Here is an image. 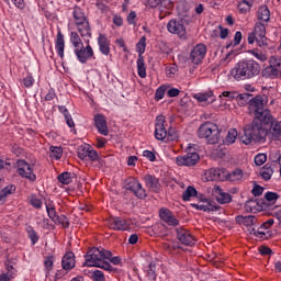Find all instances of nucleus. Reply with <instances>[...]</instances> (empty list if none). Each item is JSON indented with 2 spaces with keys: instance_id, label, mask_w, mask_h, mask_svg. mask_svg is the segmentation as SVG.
Returning a JSON list of instances; mask_svg holds the SVG:
<instances>
[{
  "instance_id": "39",
  "label": "nucleus",
  "mask_w": 281,
  "mask_h": 281,
  "mask_svg": "<svg viewBox=\"0 0 281 281\" xmlns=\"http://www.w3.org/2000/svg\"><path fill=\"white\" fill-rule=\"evenodd\" d=\"M49 157H52V159H60V157H63V148L52 146Z\"/></svg>"
},
{
  "instance_id": "52",
  "label": "nucleus",
  "mask_w": 281,
  "mask_h": 281,
  "mask_svg": "<svg viewBox=\"0 0 281 281\" xmlns=\"http://www.w3.org/2000/svg\"><path fill=\"white\" fill-rule=\"evenodd\" d=\"M179 135L177 134V132L175 131V128H169L167 132V136L166 139L168 142H175L176 139H178Z\"/></svg>"
},
{
  "instance_id": "8",
  "label": "nucleus",
  "mask_w": 281,
  "mask_h": 281,
  "mask_svg": "<svg viewBox=\"0 0 281 281\" xmlns=\"http://www.w3.org/2000/svg\"><path fill=\"white\" fill-rule=\"evenodd\" d=\"M125 190L132 192L137 199H146L148 194L146 193V189L142 187L138 179L127 178L125 180Z\"/></svg>"
},
{
  "instance_id": "53",
  "label": "nucleus",
  "mask_w": 281,
  "mask_h": 281,
  "mask_svg": "<svg viewBox=\"0 0 281 281\" xmlns=\"http://www.w3.org/2000/svg\"><path fill=\"white\" fill-rule=\"evenodd\" d=\"M223 98H228V100H237L238 99V92L236 91H224L222 93ZM222 95H220V98H222Z\"/></svg>"
},
{
  "instance_id": "40",
  "label": "nucleus",
  "mask_w": 281,
  "mask_h": 281,
  "mask_svg": "<svg viewBox=\"0 0 281 281\" xmlns=\"http://www.w3.org/2000/svg\"><path fill=\"white\" fill-rule=\"evenodd\" d=\"M100 155L93 147L90 146V149L88 150L87 161H99Z\"/></svg>"
},
{
  "instance_id": "43",
  "label": "nucleus",
  "mask_w": 281,
  "mask_h": 281,
  "mask_svg": "<svg viewBox=\"0 0 281 281\" xmlns=\"http://www.w3.org/2000/svg\"><path fill=\"white\" fill-rule=\"evenodd\" d=\"M217 203H221L222 205L232 203V195L229 193H221L220 196H217Z\"/></svg>"
},
{
  "instance_id": "10",
  "label": "nucleus",
  "mask_w": 281,
  "mask_h": 281,
  "mask_svg": "<svg viewBox=\"0 0 281 281\" xmlns=\"http://www.w3.org/2000/svg\"><path fill=\"white\" fill-rule=\"evenodd\" d=\"M281 74V58L276 56L270 57L269 67L263 70V75L269 78H278Z\"/></svg>"
},
{
  "instance_id": "15",
  "label": "nucleus",
  "mask_w": 281,
  "mask_h": 281,
  "mask_svg": "<svg viewBox=\"0 0 281 281\" xmlns=\"http://www.w3.org/2000/svg\"><path fill=\"white\" fill-rule=\"evenodd\" d=\"M201 157L196 153H188L184 156H178L176 158L177 166H196Z\"/></svg>"
},
{
  "instance_id": "27",
  "label": "nucleus",
  "mask_w": 281,
  "mask_h": 281,
  "mask_svg": "<svg viewBox=\"0 0 281 281\" xmlns=\"http://www.w3.org/2000/svg\"><path fill=\"white\" fill-rule=\"evenodd\" d=\"M257 19L259 21H263V23H269L271 19V11H269V7L267 5L259 7L257 11Z\"/></svg>"
},
{
  "instance_id": "19",
  "label": "nucleus",
  "mask_w": 281,
  "mask_h": 281,
  "mask_svg": "<svg viewBox=\"0 0 281 281\" xmlns=\"http://www.w3.org/2000/svg\"><path fill=\"white\" fill-rule=\"evenodd\" d=\"M159 216L161 221L167 223V225H170L171 227H177L179 225V220L175 217V214L168 209H160Z\"/></svg>"
},
{
  "instance_id": "61",
  "label": "nucleus",
  "mask_w": 281,
  "mask_h": 281,
  "mask_svg": "<svg viewBox=\"0 0 281 281\" xmlns=\"http://www.w3.org/2000/svg\"><path fill=\"white\" fill-rule=\"evenodd\" d=\"M24 87L30 88L34 86V77L33 76H27L23 79Z\"/></svg>"
},
{
  "instance_id": "42",
  "label": "nucleus",
  "mask_w": 281,
  "mask_h": 281,
  "mask_svg": "<svg viewBox=\"0 0 281 281\" xmlns=\"http://www.w3.org/2000/svg\"><path fill=\"white\" fill-rule=\"evenodd\" d=\"M54 223H56V225H63L65 228L69 227V218H67L65 215H57V218L54 220Z\"/></svg>"
},
{
  "instance_id": "58",
  "label": "nucleus",
  "mask_w": 281,
  "mask_h": 281,
  "mask_svg": "<svg viewBox=\"0 0 281 281\" xmlns=\"http://www.w3.org/2000/svg\"><path fill=\"white\" fill-rule=\"evenodd\" d=\"M7 3H14L15 8L23 10L25 8V2L23 0H4Z\"/></svg>"
},
{
  "instance_id": "57",
  "label": "nucleus",
  "mask_w": 281,
  "mask_h": 281,
  "mask_svg": "<svg viewBox=\"0 0 281 281\" xmlns=\"http://www.w3.org/2000/svg\"><path fill=\"white\" fill-rule=\"evenodd\" d=\"M237 10H239L240 14H247L251 10V7L247 4H243V2H238Z\"/></svg>"
},
{
  "instance_id": "16",
  "label": "nucleus",
  "mask_w": 281,
  "mask_h": 281,
  "mask_svg": "<svg viewBox=\"0 0 281 281\" xmlns=\"http://www.w3.org/2000/svg\"><path fill=\"white\" fill-rule=\"evenodd\" d=\"M167 30L170 34H177L180 38H186V26L179 20H170L167 24Z\"/></svg>"
},
{
  "instance_id": "54",
  "label": "nucleus",
  "mask_w": 281,
  "mask_h": 281,
  "mask_svg": "<svg viewBox=\"0 0 281 281\" xmlns=\"http://www.w3.org/2000/svg\"><path fill=\"white\" fill-rule=\"evenodd\" d=\"M29 234V238L31 239L33 245H36L38 243V235L36 234V231H34L33 228H30L27 231Z\"/></svg>"
},
{
  "instance_id": "26",
  "label": "nucleus",
  "mask_w": 281,
  "mask_h": 281,
  "mask_svg": "<svg viewBox=\"0 0 281 281\" xmlns=\"http://www.w3.org/2000/svg\"><path fill=\"white\" fill-rule=\"evenodd\" d=\"M146 5L155 10V8H172V0H147Z\"/></svg>"
},
{
  "instance_id": "4",
  "label": "nucleus",
  "mask_w": 281,
  "mask_h": 281,
  "mask_svg": "<svg viewBox=\"0 0 281 281\" xmlns=\"http://www.w3.org/2000/svg\"><path fill=\"white\" fill-rule=\"evenodd\" d=\"M258 74H260V64L254 59L240 60L231 70V76L238 81L256 78Z\"/></svg>"
},
{
  "instance_id": "6",
  "label": "nucleus",
  "mask_w": 281,
  "mask_h": 281,
  "mask_svg": "<svg viewBox=\"0 0 281 281\" xmlns=\"http://www.w3.org/2000/svg\"><path fill=\"white\" fill-rule=\"evenodd\" d=\"M72 15L81 38H85V41L89 43V38H91V26L89 25L87 15H85V12L80 7H75Z\"/></svg>"
},
{
  "instance_id": "36",
  "label": "nucleus",
  "mask_w": 281,
  "mask_h": 281,
  "mask_svg": "<svg viewBox=\"0 0 281 281\" xmlns=\"http://www.w3.org/2000/svg\"><path fill=\"white\" fill-rule=\"evenodd\" d=\"M225 178L228 179V181H240V179H243V171L236 169L229 173H225Z\"/></svg>"
},
{
  "instance_id": "14",
  "label": "nucleus",
  "mask_w": 281,
  "mask_h": 281,
  "mask_svg": "<svg viewBox=\"0 0 281 281\" xmlns=\"http://www.w3.org/2000/svg\"><path fill=\"white\" fill-rule=\"evenodd\" d=\"M106 225L110 229H114V232H126L131 227L128 221L117 216L106 220Z\"/></svg>"
},
{
  "instance_id": "9",
  "label": "nucleus",
  "mask_w": 281,
  "mask_h": 281,
  "mask_svg": "<svg viewBox=\"0 0 281 281\" xmlns=\"http://www.w3.org/2000/svg\"><path fill=\"white\" fill-rule=\"evenodd\" d=\"M176 234L177 239L181 245H186L187 247H194L196 245V238L190 234V231L179 227L176 228Z\"/></svg>"
},
{
  "instance_id": "11",
  "label": "nucleus",
  "mask_w": 281,
  "mask_h": 281,
  "mask_svg": "<svg viewBox=\"0 0 281 281\" xmlns=\"http://www.w3.org/2000/svg\"><path fill=\"white\" fill-rule=\"evenodd\" d=\"M16 164L18 175H20V177H25L29 181H36V175H34L31 164H27L25 160H18Z\"/></svg>"
},
{
  "instance_id": "37",
  "label": "nucleus",
  "mask_w": 281,
  "mask_h": 281,
  "mask_svg": "<svg viewBox=\"0 0 281 281\" xmlns=\"http://www.w3.org/2000/svg\"><path fill=\"white\" fill-rule=\"evenodd\" d=\"M70 43L74 45L75 49L82 47V40L77 32H70Z\"/></svg>"
},
{
  "instance_id": "25",
  "label": "nucleus",
  "mask_w": 281,
  "mask_h": 281,
  "mask_svg": "<svg viewBox=\"0 0 281 281\" xmlns=\"http://www.w3.org/2000/svg\"><path fill=\"white\" fill-rule=\"evenodd\" d=\"M235 221L239 225H245L246 227H254V225H256L257 218L254 215H248V216L238 215L236 216Z\"/></svg>"
},
{
  "instance_id": "49",
  "label": "nucleus",
  "mask_w": 281,
  "mask_h": 281,
  "mask_svg": "<svg viewBox=\"0 0 281 281\" xmlns=\"http://www.w3.org/2000/svg\"><path fill=\"white\" fill-rule=\"evenodd\" d=\"M265 199L266 201H269V203H276V200L280 199V195L276 192L269 191L265 194Z\"/></svg>"
},
{
  "instance_id": "17",
  "label": "nucleus",
  "mask_w": 281,
  "mask_h": 281,
  "mask_svg": "<svg viewBox=\"0 0 281 281\" xmlns=\"http://www.w3.org/2000/svg\"><path fill=\"white\" fill-rule=\"evenodd\" d=\"M75 54L79 63H82V65H85L87 64V60H89V58H93V48L89 44L85 47L83 44L81 47L75 48Z\"/></svg>"
},
{
  "instance_id": "63",
  "label": "nucleus",
  "mask_w": 281,
  "mask_h": 281,
  "mask_svg": "<svg viewBox=\"0 0 281 281\" xmlns=\"http://www.w3.org/2000/svg\"><path fill=\"white\" fill-rule=\"evenodd\" d=\"M261 256H271V254H273V250H271V248L267 247V246H262L259 249Z\"/></svg>"
},
{
  "instance_id": "32",
  "label": "nucleus",
  "mask_w": 281,
  "mask_h": 281,
  "mask_svg": "<svg viewBox=\"0 0 281 281\" xmlns=\"http://www.w3.org/2000/svg\"><path fill=\"white\" fill-rule=\"evenodd\" d=\"M137 71L139 78H146V63L144 61V56H138L137 59Z\"/></svg>"
},
{
  "instance_id": "30",
  "label": "nucleus",
  "mask_w": 281,
  "mask_h": 281,
  "mask_svg": "<svg viewBox=\"0 0 281 281\" xmlns=\"http://www.w3.org/2000/svg\"><path fill=\"white\" fill-rule=\"evenodd\" d=\"M90 148H91V145L89 144L80 145L77 149V155L79 159H81L82 161H87V156L89 155Z\"/></svg>"
},
{
  "instance_id": "44",
  "label": "nucleus",
  "mask_w": 281,
  "mask_h": 281,
  "mask_svg": "<svg viewBox=\"0 0 281 281\" xmlns=\"http://www.w3.org/2000/svg\"><path fill=\"white\" fill-rule=\"evenodd\" d=\"M256 207H258V202L256 200L250 199V200L246 201V204H245L246 212H254V210H256Z\"/></svg>"
},
{
  "instance_id": "46",
  "label": "nucleus",
  "mask_w": 281,
  "mask_h": 281,
  "mask_svg": "<svg viewBox=\"0 0 281 281\" xmlns=\"http://www.w3.org/2000/svg\"><path fill=\"white\" fill-rule=\"evenodd\" d=\"M266 162H267V154H257L255 156L256 166H262Z\"/></svg>"
},
{
  "instance_id": "45",
  "label": "nucleus",
  "mask_w": 281,
  "mask_h": 281,
  "mask_svg": "<svg viewBox=\"0 0 281 281\" xmlns=\"http://www.w3.org/2000/svg\"><path fill=\"white\" fill-rule=\"evenodd\" d=\"M155 267L156 266L154 263H149L148 269H147V277L151 281H156L157 280V273L155 272Z\"/></svg>"
},
{
  "instance_id": "60",
  "label": "nucleus",
  "mask_w": 281,
  "mask_h": 281,
  "mask_svg": "<svg viewBox=\"0 0 281 281\" xmlns=\"http://www.w3.org/2000/svg\"><path fill=\"white\" fill-rule=\"evenodd\" d=\"M252 194L254 196H260L262 194V192H265V188H262L261 186L257 184L252 188Z\"/></svg>"
},
{
  "instance_id": "5",
  "label": "nucleus",
  "mask_w": 281,
  "mask_h": 281,
  "mask_svg": "<svg viewBox=\"0 0 281 281\" xmlns=\"http://www.w3.org/2000/svg\"><path fill=\"white\" fill-rule=\"evenodd\" d=\"M198 137L205 139L207 144H218L221 140V130H218V125L206 122L198 128Z\"/></svg>"
},
{
  "instance_id": "51",
  "label": "nucleus",
  "mask_w": 281,
  "mask_h": 281,
  "mask_svg": "<svg viewBox=\"0 0 281 281\" xmlns=\"http://www.w3.org/2000/svg\"><path fill=\"white\" fill-rule=\"evenodd\" d=\"M164 95H166V88L161 86L155 92V100L159 102V100H164Z\"/></svg>"
},
{
  "instance_id": "38",
  "label": "nucleus",
  "mask_w": 281,
  "mask_h": 281,
  "mask_svg": "<svg viewBox=\"0 0 281 281\" xmlns=\"http://www.w3.org/2000/svg\"><path fill=\"white\" fill-rule=\"evenodd\" d=\"M14 192H16V187L14 184L7 186L2 190H0L2 200L8 199V196H10V194H14Z\"/></svg>"
},
{
  "instance_id": "2",
  "label": "nucleus",
  "mask_w": 281,
  "mask_h": 281,
  "mask_svg": "<svg viewBox=\"0 0 281 281\" xmlns=\"http://www.w3.org/2000/svg\"><path fill=\"white\" fill-rule=\"evenodd\" d=\"M111 256L112 252L104 248H92L88 250L82 267H97L104 271H110V273H117V268H113L111 263L106 262V260L111 259Z\"/></svg>"
},
{
  "instance_id": "3",
  "label": "nucleus",
  "mask_w": 281,
  "mask_h": 281,
  "mask_svg": "<svg viewBox=\"0 0 281 281\" xmlns=\"http://www.w3.org/2000/svg\"><path fill=\"white\" fill-rule=\"evenodd\" d=\"M267 135H269V130L262 123L254 121L244 126V135L241 136L243 144L249 146L251 142H259L265 144L267 142Z\"/></svg>"
},
{
  "instance_id": "21",
  "label": "nucleus",
  "mask_w": 281,
  "mask_h": 281,
  "mask_svg": "<svg viewBox=\"0 0 281 281\" xmlns=\"http://www.w3.org/2000/svg\"><path fill=\"white\" fill-rule=\"evenodd\" d=\"M94 124H95V127L98 128V132L101 135H104V136L109 135V126L106 125V117H104V115L95 114Z\"/></svg>"
},
{
  "instance_id": "1",
  "label": "nucleus",
  "mask_w": 281,
  "mask_h": 281,
  "mask_svg": "<svg viewBox=\"0 0 281 281\" xmlns=\"http://www.w3.org/2000/svg\"><path fill=\"white\" fill-rule=\"evenodd\" d=\"M267 104H269V97L257 94L248 108V113L251 115L252 121L263 126L272 125L276 122Z\"/></svg>"
},
{
  "instance_id": "33",
  "label": "nucleus",
  "mask_w": 281,
  "mask_h": 281,
  "mask_svg": "<svg viewBox=\"0 0 281 281\" xmlns=\"http://www.w3.org/2000/svg\"><path fill=\"white\" fill-rule=\"evenodd\" d=\"M196 194H199L196 189L192 186H189L182 193V201H190V199H192V196H196Z\"/></svg>"
},
{
  "instance_id": "48",
  "label": "nucleus",
  "mask_w": 281,
  "mask_h": 281,
  "mask_svg": "<svg viewBox=\"0 0 281 281\" xmlns=\"http://www.w3.org/2000/svg\"><path fill=\"white\" fill-rule=\"evenodd\" d=\"M44 267L46 271H52V269H54V256H48L45 258Z\"/></svg>"
},
{
  "instance_id": "23",
  "label": "nucleus",
  "mask_w": 281,
  "mask_h": 281,
  "mask_svg": "<svg viewBox=\"0 0 281 281\" xmlns=\"http://www.w3.org/2000/svg\"><path fill=\"white\" fill-rule=\"evenodd\" d=\"M144 181H145L146 188L151 190V192H159V188H161V184L159 183V180L157 179V177L153 175H146L144 177Z\"/></svg>"
},
{
  "instance_id": "7",
  "label": "nucleus",
  "mask_w": 281,
  "mask_h": 281,
  "mask_svg": "<svg viewBox=\"0 0 281 281\" xmlns=\"http://www.w3.org/2000/svg\"><path fill=\"white\" fill-rule=\"evenodd\" d=\"M256 41L259 47H267L269 45L267 43V27H265V24H262V22H257L255 24L254 32L248 34L249 45H254Z\"/></svg>"
},
{
  "instance_id": "13",
  "label": "nucleus",
  "mask_w": 281,
  "mask_h": 281,
  "mask_svg": "<svg viewBox=\"0 0 281 281\" xmlns=\"http://www.w3.org/2000/svg\"><path fill=\"white\" fill-rule=\"evenodd\" d=\"M155 137L160 142H164L168 137V131L166 130V116L158 115L155 124Z\"/></svg>"
},
{
  "instance_id": "12",
  "label": "nucleus",
  "mask_w": 281,
  "mask_h": 281,
  "mask_svg": "<svg viewBox=\"0 0 281 281\" xmlns=\"http://www.w3.org/2000/svg\"><path fill=\"white\" fill-rule=\"evenodd\" d=\"M205 54H207V47L205 44L195 45L190 54L192 64L201 65V63H203V58H205Z\"/></svg>"
},
{
  "instance_id": "50",
  "label": "nucleus",
  "mask_w": 281,
  "mask_h": 281,
  "mask_svg": "<svg viewBox=\"0 0 281 281\" xmlns=\"http://www.w3.org/2000/svg\"><path fill=\"white\" fill-rule=\"evenodd\" d=\"M30 203L33 205V207H36V210H41V207H43V201L36 198V195L31 196Z\"/></svg>"
},
{
  "instance_id": "55",
  "label": "nucleus",
  "mask_w": 281,
  "mask_h": 281,
  "mask_svg": "<svg viewBox=\"0 0 281 281\" xmlns=\"http://www.w3.org/2000/svg\"><path fill=\"white\" fill-rule=\"evenodd\" d=\"M92 279L94 281H105L104 279V272L103 271H100V270H95L93 273H92Z\"/></svg>"
},
{
  "instance_id": "22",
  "label": "nucleus",
  "mask_w": 281,
  "mask_h": 281,
  "mask_svg": "<svg viewBox=\"0 0 281 281\" xmlns=\"http://www.w3.org/2000/svg\"><path fill=\"white\" fill-rule=\"evenodd\" d=\"M61 267L65 271H69L76 267V255L66 252L61 259Z\"/></svg>"
},
{
  "instance_id": "20",
  "label": "nucleus",
  "mask_w": 281,
  "mask_h": 281,
  "mask_svg": "<svg viewBox=\"0 0 281 281\" xmlns=\"http://www.w3.org/2000/svg\"><path fill=\"white\" fill-rule=\"evenodd\" d=\"M98 45L103 56H109V54H111V41H109V37H106L105 34H102V33L99 34Z\"/></svg>"
},
{
  "instance_id": "34",
  "label": "nucleus",
  "mask_w": 281,
  "mask_h": 281,
  "mask_svg": "<svg viewBox=\"0 0 281 281\" xmlns=\"http://www.w3.org/2000/svg\"><path fill=\"white\" fill-rule=\"evenodd\" d=\"M260 176L265 181H269V179L273 177V168H271V165H265V167L260 171Z\"/></svg>"
},
{
  "instance_id": "31",
  "label": "nucleus",
  "mask_w": 281,
  "mask_h": 281,
  "mask_svg": "<svg viewBox=\"0 0 281 281\" xmlns=\"http://www.w3.org/2000/svg\"><path fill=\"white\" fill-rule=\"evenodd\" d=\"M74 173L65 171L63 173H60L57 179L59 181V183H63V186H69V183H71Z\"/></svg>"
},
{
  "instance_id": "29",
  "label": "nucleus",
  "mask_w": 281,
  "mask_h": 281,
  "mask_svg": "<svg viewBox=\"0 0 281 281\" xmlns=\"http://www.w3.org/2000/svg\"><path fill=\"white\" fill-rule=\"evenodd\" d=\"M194 100H198V102H214V92L212 91H209V92H205V93H196L193 95Z\"/></svg>"
},
{
  "instance_id": "41",
  "label": "nucleus",
  "mask_w": 281,
  "mask_h": 281,
  "mask_svg": "<svg viewBox=\"0 0 281 281\" xmlns=\"http://www.w3.org/2000/svg\"><path fill=\"white\" fill-rule=\"evenodd\" d=\"M136 48L138 52V56H143L144 52H146V37L143 36L136 44Z\"/></svg>"
},
{
  "instance_id": "47",
  "label": "nucleus",
  "mask_w": 281,
  "mask_h": 281,
  "mask_svg": "<svg viewBox=\"0 0 281 281\" xmlns=\"http://www.w3.org/2000/svg\"><path fill=\"white\" fill-rule=\"evenodd\" d=\"M46 212L48 214V217L53 220L55 218H58V214L56 213V207L49 205V204H46Z\"/></svg>"
},
{
  "instance_id": "28",
  "label": "nucleus",
  "mask_w": 281,
  "mask_h": 281,
  "mask_svg": "<svg viewBox=\"0 0 281 281\" xmlns=\"http://www.w3.org/2000/svg\"><path fill=\"white\" fill-rule=\"evenodd\" d=\"M237 102H239V104L241 106H245V104H248V109L249 106H251V102H254V94L251 93H237Z\"/></svg>"
},
{
  "instance_id": "62",
  "label": "nucleus",
  "mask_w": 281,
  "mask_h": 281,
  "mask_svg": "<svg viewBox=\"0 0 281 281\" xmlns=\"http://www.w3.org/2000/svg\"><path fill=\"white\" fill-rule=\"evenodd\" d=\"M179 93H181V91L177 88H171L167 91V95L169 98H177V95H179Z\"/></svg>"
},
{
  "instance_id": "64",
  "label": "nucleus",
  "mask_w": 281,
  "mask_h": 281,
  "mask_svg": "<svg viewBox=\"0 0 281 281\" xmlns=\"http://www.w3.org/2000/svg\"><path fill=\"white\" fill-rule=\"evenodd\" d=\"M143 157H146V159H148L149 161H155L156 159L155 154L150 150H144Z\"/></svg>"
},
{
  "instance_id": "18",
  "label": "nucleus",
  "mask_w": 281,
  "mask_h": 281,
  "mask_svg": "<svg viewBox=\"0 0 281 281\" xmlns=\"http://www.w3.org/2000/svg\"><path fill=\"white\" fill-rule=\"evenodd\" d=\"M205 181H225V169L211 168L204 173Z\"/></svg>"
},
{
  "instance_id": "24",
  "label": "nucleus",
  "mask_w": 281,
  "mask_h": 281,
  "mask_svg": "<svg viewBox=\"0 0 281 281\" xmlns=\"http://www.w3.org/2000/svg\"><path fill=\"white\" fill-rule=\"evenodd\" d=\"M55 45H56L58 56L61 59H64L65 58V35H63V32L60 31L57 33Z\"/></svg>"
},
{
  "instance_id": "56",
  "label": "nucleus",
  "mask_w": 281,
  "mask_h": 281,
  "mask_svg": "<svg viewBox=\"0 0 281 281\" xmlns=\"http://www.w3.org/2000/svg\"><path fill=\"white\" fill-rule=\"evenodd\" d=\"M252 56H255V58H257V60H260L261 63L267 61V55L262 54V53H258V50L252 49L251 50Z\"/></svg>"
},
{
  "instance_id": "59",
  "label": "nucleus",
  "mask_w": 281,
  "mask_h": 281,
  "mask_svg": "<svg viewBox=\"0 0 281 281\" xmlns=\"http://www.w3.org/2000/svg\"><path fill=\"white\" fill-rule=\"evenodd\" d=\"M240 41H243V33L240 31H237L234 36L233 47L240 45Z\"/></svg>"
},
{
  "instance_id": "35",
  "label": "nucleus",
  "mask_w": 281,
  "mask_h": 281,
  "mask_svg": "<svg viewBox=\"0 0 281 281\" xmlns=\"http://www.w3.org/2000/svg\"><path fill=\"white\" fill-rule=\"evenodd\" d=\"M237 137H238V132L235 128L229 130L224 139V144H226V146H229L234 144V142H236Z\"/></svg>"
}]
</instances>
